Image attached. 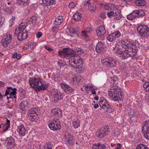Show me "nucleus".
Wrapping results in <instances>:
<instances>
[{
  "label": "nucleus",
  "instance_id": "obj_31",
  "mask_svg": "<svg viewBox=\"0 0 149 149\" xmlns=\"http://www.w3.org/2000/svg\"><path fill=\"white\" fill-rule=\"evenodd\" d=\"M68 137L67 138V142L68 144L69 145H73L74 144V141L72 136H71L70 134H68Z\"/></svg>",
  "mask_w": 149,
  "mask_h": 149
},
{
  "label": "nucleus",
  "instance_id": "obj_4",
  "mask_svg": "<svg viewBox=\"0 0 149 149\" xmlns=\"http://www.w3.org/2000/svg\"><path fill=\"white\" fill-rule=\"evenodd\" d=\"M29 84L37 92L45 90L48 87V85L44 82L41 79L38 77L30 78L29 80Z\"/></svg>",
  "mask_w": 149,
  "mask_h": 149
},
{
  "label": "nucleus",
  "instance_id": "obj_9",
  "mask_svg": "<svg viewBox=\"0 0 149 149\" xmlns=\"http://www.w3.org/2000/svg\"><path fill=\"white\" fill-rule=\"evenodd\" d=\"M142 132L144 137L147 139H149V120H146L143 123Z\"/></svg>",
  "mask_w": 149,
  "mask_h": 149
},
{
  "label": "nucleus",
  "instance_id": "obj_58",
  "mask_svg": "<svg viewBox=\"0 0 149 149\" xmlns=\"http://www.w3.org/2000/svg\"><path fill=\"white\" fill-rule=\"evenodd\" d=\"M56 19H58V20L61 23L63 21V18L62 16H58Z\"/></svg>",
  "mask_w": 149,
  "mask_h": 149
},
{
  "label": "nucleus",
  "instance_id": "obj_10",
  "mask_svg": "<svg viewBox=\"0 0 149 149\" xmlns=\"http://www.w3.org/2000/svg\"><path fill=\"white\" fill-rule=\"evenodd\" d=\"M109 126L107 125L103 127L96 132L97 136L99 138H102L109 132Z\"/></svg>",
  "mask_w": 149,
  "mask_h": 149
},
{
  "label": "nucleus",
  "instance_id": "obj_32",
  "mask_svg": "<svg viewBox=\"0 0 149 149\" xmlns=\"http://www.w3.org/2000/svg\"><path fill=\"white\" fill-rule=\"evenodd\" d=\"M82 77L80 76H75L72 78L73 83L77 82L78 83H80V81L81 80Z\"/></svg>",
  "mask_w": 149,
  "mask_h": 149
},
{
  "label": "nucleus",
  "instance_id": "obj_7",
  "mask_svg": "<svg viewBox=\"0 0 149 149\" xmlns=\"http://www.w3.org/2000/svg\"><path fill=\"white\" fill-rule=\"evenodd\" d=\"M117 46H118V49H121L120 51L119 54H120V56L123 59H125L127 58V57H125L124 56V52H127V49H126L127 47V45L126 42V40L125 41L123 40H120L116 43Z\"/></svg>",
  "mask_w": 149,
  "mask_h": 149
},
{
  "label": "nucleus",
  "instance_id": "obj_25",
  "mask_svg": "<svg viewBox=\"0 0 149 149\" xmlns=\"http://www.w3.org/2000/svg\"><path fill=\"white\" fill-rule=\"evenodd\" d=\"M38 114L27 115L29 119L32 122L36 121L38 119Z\"/></svg>",
  "mask_w": 149,
  "mask_h": 149
},
{
  "label": "nucleus",
  "instance_id": "obj_59",
  "mask_svg": "<svg viewBox=\"0 0 149 149\" xmlns=\"http://www.w3.org/2000/svg\"><path fill=\"white\" fill-rule=\"evenodd\" d=\"M56 19H58V20L61 23L63 21V18L62 16H58Z\"/></svg>",
  "mask_w": 149,
  "mask_h": 149
},
{
  "label": "nucleus",
  "instance_id": "obj_43",
  "mask_svg": "<svg viewBox=\"0 0 149 149\" xmlns=\"http://www.w3.org/2000/svg\"><path fill=\"white\" fill-rule=\"evenodd\" d=\"M136 149H148V148L145 145L140 144L137 146Z\"/></svg>",
  "mask_w": 149,
  "mask_h": 149
},
{
  "label": "nucleus",
  "instance_id": "obj_40",
  "mask_svg": "<svg viewBox=\"0 0 149 149\" xmlns=\"http://www.w3.org/2000/svg\"><path fill=\"white\" fill-rule=\"evenodd\" d=\"M89 10L90 11H94L96 10L95 5L93 3H91L88 7Z\"/></svg>",
  "mask_w": 149,
  "mask_h": 149
},
{
  "label": "nucleus",
  "instance_id": "obj_5",
  "mask_svg": "<svg viewBox=\"0 0 149 149\" xmlns=\"http://www.w3.org/2000/svg\"><path fill=\"white\" fill-rule=\"evenodd\" d=\"M99 104L100 107L105 111L111 113L113 111L112 106L110 105L109 102L104 97L100 98Z\"/></svg>",
  "mask_w": 149,
  "mask_h": 149
},
{
  "label": "nucleus",
  "instance_id": "obj_19",
  "mask_svg": "<svg viewBox=\"0 0 149 149\" xmlns=\"http://www.w3.org/2000/svg\"><path fill=\"white\" fill-rule=\"evenodd\" d=\"M52 96L56 100H60L62 99L61 93L56 89H53L52 92Z\"/></svg>",
  "mask_w": 149,
  "mask_h": 149
},
{
  "label": "nucleus",
  "instance_id": "obj_64",
  "mask_svg": "<svg viewBox=\"0 0 149 149\" xmlns=\"http://www.w3.org/2000/svg\"><path fill=\"white\" fill-rule=\"evenodd\" d=\"M44 47L47 50H48L50 52H51L52 51V49L51 48H50L49 47H48L47 46H45Z\"/></svg>",
  "mask_w": 149,
  "mask_h": 149
},
{
  "label": "nucleus",
  "instance_id": "obj_56",
  "mask_svg": "<svg viewBox=\"0 0 149 149\" xmlns=\"http://www.w3.org/2000/svg\"><path fill=\"white\" fill-rule=\"evenodd\" d=\"M7 95H8L7 96V98L8 100L10 98H13V97H14V98L15 97V95H12V94H7Z\"/></svg>",
  "mask_w": 149,
  "mask_h": 149
},
{
  "label": "nucleus",
  "instance_id": "obj_34",
  "mask_svg": "<svg viewBox=\"0 0 149 149\" xmlns=\"http://www.w3.org/2000/svg\"><path fill=\"white\" fill-rule=\"evenodd\" d=\"M135 4L138 6H144L145 5L146 2L143 0H138L136 1Z\"/></svg>",
  "mask_w": 149,
  "mask_h": 149
},
{
  "label": "nucleus",
  "instance_id": "obj_36",
  "mask_svg": "<svg viewBox=\"0 0 149 149\" xmlns=\"http://www.w3.org/2000/svg\"><path fill=\"white\" fill-rule=\"evenodd\" d=\"M114 18L116 20H119L121 18V16L119 12L117 11L114 14Z\"/></svg>",
  "mask_w": 149,
  "mask_h": 149
},
{
  "label": "nucleus",
  "instance_id": "obj_21",
  "mask_svg": "<svg viewBox=\"0 0 149 149\" xmlns=\"http://www.w3.org/2000/svg\"><path fill=\"white\" fill-rule=\"evenodd\" d=\"M39 107H33L29 111L28 115L38 114L39 113L40 110Z\"/></svg>",
  "mask_w": 149,
  "mask_h": 149
},
{
  "label": "nucleus",
  "instance_id": "obj_50",
  "mask_svg": "<svg viewBox=\"0 0 149 149\" xmlns=\"http://www.w3.org/2000/svg\"><path fill=\"white\" fill-rule=\"evenodd\" d=\"M52 146L50 142H48L45 146L44 149H52Z\"/></svg>",
  "mask_w": 149,
  "mask_h": 149
},
{
  "label": "nucleus",
  "instance_id": "obj_39",
  "mask_svg": "<svg viewBox=\"0 0 149 149\" xmlns=\"http://www.w3.org/2000/svg\"><path fill=\"white\" fill-rule=\"evenodd\" d=\"M26 28V24L24 22H21L19 24V31L26 30L25 29Z\"/></svg>",
  "mask_w": 149,
  "mask_h": 149
},
{
  "label": "nucleus",
  "instance_id": "obj_20",
  "mask_svg": "<svg viewBox=\"0 0 149 149\" xmlns=\"http://www.w3.org/2000/svg\"><path fill=\"white\" fill-rule=\"evenodd\" d=\"M52 113L56 117H58V119L61 118L62 116L61 110L58 108L52 109Z\"/></svg>",
  "mask_w": 149,
  "mask_h": 149
},
{
  "label": "nucleus",
  "instance_id": "obj_55",
  "mask_svg": "<svg viewBox=\"0 0 149 149\" xmlns=\"http://www.w3.org/2000/svg\"><path fill=\"white\" fill-rule=\"evenodd\" d=\"M114 13L113 11H110L109 12H108L107 13V15L108 16V17H110L111 16H114Z\"/></svg>",
  "mask_w": 149,
  "mask_h": 149
},
{
  "label": "nucleus",
  "instance_id": "obj_60",
  "mask_svg": "<svg viewBox=\"0 0 149 149\" xmlns=\"http://www.w3.org/2000/svg\"><path fill=\"white\" fill-rule=\"evenodd\" d=\"M42 33L40 32H39L36 34V37L38 38H40L42 36Z\"/></svg>",
  "mask_w": 149,
  "mask_h": 149
},
{
  "label": "nucleus",
  "instance_id": "obj_49",
  "mask_svg": "<svg viewBox=\"0 0 149 149\" xmlns=\"http://www.w3.org/2000/svg\"><path fill=\"white\" fill-rule=\"evenodd\" d=\"M26 102L24 101L22 102L19 105V107L20 109H22L24 108L26 106Z\"/></svg>",
  "mask_w": 149,
  "mask_h": 149
},
{
  "label": "nucleus",
  "instance_id": "obj_12",
  "mask_svg": "<svg viewBox=\"0 0 149 149\" xmlns=\"http://www.w3.org/2000/svg\"><path fill=\"white\" fill-rule=\"evenodd\" d=\"M11 39V36L9 33H6L3 39L1 40L2 45L4 47H6L10 43Z\"/></svg>",
  "mask_w": 149,
  "mask_h": 149
},
{
  "label": "nucleus",
  "instance_id": "obj_30",
  "mask_svg": "<svg viewBox=\"0 0 149 149\" xmlns=\"http://www.w3.org/2000/svg\"><path fill=\"white\" fill-rule=\"evenodd\" d=\"M81 14L79 12L76 13L73 16V19L76 21H79L81 18Z\"/></svg>",
  "mask_w": 149,
  "mask_h": 149
},
{
  "label": "nucleus",
  "instance_id": "obj_8",
  "mask_svg": "<svg viewBox=\"0 0 149 149\" xmlns=\"http://www.w3.org/2000/svg\"><path fill=\"white\" fill-rule=\"evenodd\" d=\"M101 62L108 67H114L116 64V61L111 57L105 58L101 60Z\"/></svg>",
  "mask_w": 149,
  "mask_h": 149
},
{
  "label": "nucleus",
  "instance_id": "obj_23",
  "mask_svg": "<svg viewBox=\"0 0 149 149\" xmlns=\"http://www.w3.org/2000/svg\"><path fill=\"white\" fill-rule=\"evenodd\" d=\"M28 34L26 30L19 31V36H21L22 39L19 38V40H22L26 39L28 36Z\"/></svg>",
  "mask_w": 149,
  "mask_h": 149
},
{
  "label": "nucleus",
  "instance_id": "obj_63",
  "mask_svg": "<svg viewBox=\"0 0 149 149\" xmlns=\"http://www.w3.org/2000/svg\"><path fill=\"white\" fill-rule=\"evenodd\" d=\"M36 43H33L32 44H31L30 45V48L31 49H33L36 46Z\"/></svg>",
  "mask_w": 149,
  "mask_h": 149
},
{
  "label": "nucleus",
  "instance_id": "obj_47",
  "mask_svg": "<svg viewBox=\"0 0 149 149\" xmlns=\"http://www.w3.org/2000/svg\"><path fill=\"white\" fill-rule=\"evenodd\" d=\"M143 87L146 92H148L149 91V82H145L143 85Z\"/></svg>",
  "mask_w": 149,
  "mask_h": 149
},
{
  "label": "nucleus",
  "instance_id": "obj_17",
  "mask_svg": "<svg viewBox=\"0 0 149 149\" xmlns=\"http://www.w3.org/2000/svg\"><path fill=\"white\" fill-rule=\"evenodd\" d=\"M61 86L64 92L67 93L73 94L74 90L67 85L63 83H61Z\"/></svg>",
  "mask_w": 149,
  "mask_h": 149
},
{
  "label": "nucleus",
  "instance_id": "obj_37",
  "mask_svg": "<svg viewBox=\"0 0 149 149\" xmlns=\"http://www.w3.org/2000/svg\"><path fill=\"white\" fill-rule=\"evenodd\" d=\"M25 91L22 88H20L19 90V95L21 99L24 98L25 97Z\"/></svg>",
  "mask_w": 149,
  "mask_h": 149
},
{
  "label": "nucleus",
  "instance_id": "obj_46",
  "mask_svg": "<svg viewBox=\"0 0 149 149\" xmlns=\"http://www.w3.org/2000/svg\"><path fill=\"white\" fill-rule=\"evenodd\" d=\"M57 63L60 68L61 67L64 66L65 65V62L62 60H59L58 62Z\"/></svg>",
  "mask_w": 149,
  "mask_h": 149
},
{
  "label": "nucleus",
  "instance_id": "obj_13",
  "mask_svg": "<svg viewBox=\"0 0 149 149\" xmlns=\"http://www.w3.org/2000/svg\"><path fill=\"white\" fill-rule=\"evenodd\" d=\"M1 140L3 142V144L5 146H14L15 144V140L12 137L8 138L6 140H5L3 137H2L1 139Z\"/></svg>",
  "mask_w": 149,
  "mask_h": 149
},
{
  "label": "nucleus",
  "instance_id": "obj_52",
  "mask_svg": "<svg viewBox=\"0 0 149 149\" xmlns=\"http://www.w3.org/2000/svg\"><path fill=\"white\" fill-rule=\"evenodd\" d=\"M58 54L59 55L61 56V57L63 58H65V55L64 54V52L63 50L62 51H60L58 52Z\"/></svg>",
  "mask_w": 149,
  "mask_h": 149
},
{
  "label": "nucleus",
  "instance_id": "obj_16",
  "mask_svg": "<svg viewBox=\"0 0 149 149\" xmlns=\"http://www.w3.org/2000/svg\"><path fill=\"white\" fill-rule=\"evenodd\" d=\"M120 35L119 31H116L109 34L107 37V40L110 42L115 40L119 38Z\"/></svg>",
  "mask_w": 149,
  "mask_h": 149
},
{
  "label": "nucleus",
  "instance_id": "obj_54",
  "mask_svg": "<svg viewBox=\"0 0 149 149\" xmlns=\"http://www.w3.org/2000/svg\"><path fill=\"white\" fill-rule=\"evenodd\" d=\"M18 28H16L15 30V34L17 36V39L19 40V29Z\"/></svg>",
  "mask_w": 149,
  "mask_h": 149
},
{
  "label": "nucleus",
  "instance_id": "obj_41",
  "mask_svg": "<svg viewBox=\"0 0 149 149\" xmlns=\"http://www.w3.org/2000/svg\"><path fill=\"white\" fill-rule=\"evenodd\" d=\"M12 8L10 7H8L5 9L4 12L7 14H10L12 13Z\"/></svg>",
  "mask_w": 149,
  "mask_h": 149
},
{
  "label": "nucleus",
  "instance_id": "obj_38",
  "mask_svg": "<svg viewBox=\"0 0 149 149\" xmlns=\"http://www.w3.org/2000/svg\"><path fill=\"white\" fill-rule=\"evenodd\" d=\"M114 5L112 4H108L104 6L105 9L107 10H111L113 9Z\"/></svg>",
  "mask_w": 149,
  "mask_h": 149
},
{
  "label": "nucleus",
  "instance_id": "obj_14",
  "mask_svg": "<svg viewBox=\"0 0 149 149\" xmlns=\"http://www.w3.org/2000/svg\"><path fill=\"white\" fill-rule=\"evenodd\" d=\"M106 48L104 43L100 41L97 45L95 49L98 53L102 54L105 51Z\"/></svg>",
  "mask_w": 149,
  "mask_h": 149
},
{
  "label": "nucleus",
  "instance_id": "obj_42",
  "mask_svg": "<svg viewBox=\"0 0 149 149\" xmlns=\"http://www.w3.org/2000/svg\"><path fill=\"white\" fill-rule=\"evenodd\" d=\"M74 52V53H75L76 55H78L76 53H78L79 54H81L83 53L84 52V51L81 48H77L76 49H75L74 51H72V52Z\"/></svg>",
  "mask_w": 149,
  "mask_h": 149
},
{
  "label": "nucleus",
  "instance_id": "obj_6",
  "mask_svg": "<svg viewBox=\"0 0 149 149\" xmlns=\"http://www.w3.org/2000/svg\"><path fill=\"white\" fill-rule=\"evenodd\" d=\"M137 30L139 36L142 38H148L149 37V27L145 25H139Z\"/></svg>",
  "mask_w": 149,
  "mask_h": 149
},
{
  "label": "nucleus",
  "instance_id": "obj_1",
  "mask_svg": "<svg viewBox=\"0 0 149 149\" xmlns=\"http://www.w3.org/2000/svg\"><path fill=\"white\" fill-rule=\"evenodd\" d=\"M65 57H70L69 60V65L75 69L81 68L83 62L81 57L78 55H76L74 52L69 49L65 48L63 49Z\"/></svg>",
  "mask_w": 149,
  "mask_h": 149
},
{
  "label": "nucleus",
  "instance_id": "obj_3",
  "mask_svg": "<svg viewBox=\"0 0 149 149\" xmlns=\"http://www.w3.org/2000/svg\"><path fill=\"white\" fill-rule=\"evenodd\" d=\"M126 42L127 44L126 49L127 52H124V56L127 58L131 57L132 59H136V53L138 47V43L136 41H133L131 39L127 38L126 39Z\"/></svg>",
  "mask_w": 149,
  "mask_h": 149
},
{
  "label": "nucleus",
  "instance_id": "obj_24",
  "mask_svg": "<svg viewBox=\"0 0 149 149\" xmlns=\"http://www.w3.org/2000/svg\"><path fill=\"white\" fill-rule=\"evenodd\" d=\"M8 90H6L5 95H7V94H12V95H15L16 93V89L14 88L13 89L11 87H8Z\"/></svg>",
  "mask_w": 149,
  "mask_h": 149
},
{
  "label": "nucleus",
  "instance_id": "obj_35",
  "mask_svg": "<svg viewBox=\"0 0 149 149\" xmlns=\"http://www.w3.org/2000/svg\"><path fill=\"white\" fill-rule=\"evenodd\" d=\"M135 11L137 15V17H142L145 15V13L142 10H136Z\"/></svg>",
  "mask_w": 149,
  "mask_h": 149
},
{
  "label": "nucleus",
  "instance_id": "obj_2",
  "mask_svg": "<svg viewBox=\"0 0 149 149\" xmlns=\"http://www.w3.org/2000/svg\"><path fill=\"white\" fill-rule=\"evenodd\" d=\"M109 80L111 84L113 83V86L108 91L109 95L114 101H118L120 100V96H121L120 89L117 86L118 79L117 77H112L109 78Z\"/></svg>",
  "mask_w": 149,
  "mask_h": 149
},
{
  "label": "nucleus",
  "instance_id": "obj_18",
  "mask_svg": "<svg viewBox=\"0 0 149 149\" xmlns=\"http://www.w3.org/2000/svg\"><path fill=\"white\" fill-rule=\"evenodd\" d=\"M96 33L98 36L102 37L104 36L106 33V31L104 27L101 26L98 27L96 29Z\"/></svg>",
  "mask_w": 149,
  "mask_h": 149
},
{
  "label": "nucleus",
  "instance_id": "obj_29",
  "mask_svg": "<svg viewBox=\"0 0 149 149\" xmlns=\"http://www.w3.org/2000/svg\"><path fill=\"white\" fill-rule=\"evenodd\" d=\"M72 121V124L74 128H77L80 126V122L79 120H76L73 119Z\"/></svg>",
  "mask_w": 149,
  "mask_h": 149
},
{
  "label": "nucleus",
  "instance_id": "obj_57",
  "mask_svg": "<svg viewBox=\"0 0 149 149\" xmlns=\"http://www.w3.org/2000/svg\"><path fill=\"white\" fill-rule=\"evenodd\" d=\"M74 7V3L73 2H70L68 5V7L70 8H73Z\"/></svg>",
  "mask_w": 149,
  "mask_h": 149
},
{
  "label": "nucleus",
  "instance_id": "obj_22",
  "mask_svg": "<svg viewBox=\"0 0 149 149\" xmlns=\"http://www.w3.org/2000/svg\"><path fill=\"white\" fill-rule=\"evenodd\" d=\"M106 148L105 145L100 143L93 144L92 146V149H106Z\"/></svg>",
  "mask_w": 149,
  "mask_h": 149
},
{
  "label": "nucleus",
  "instance_id": "obj_45",
  "mask_svg": "<svg viewBox=\"0 0 149 149\" xmlns=\"http://www.w3.org/2000/svg\"><path fill=\"white\" fill-rule=\"evenodd\" d=\"M6 123L5 125L4 128L5 129L3 130V131H6L9 128L10 126V121L9 120L7 119L6 120Z\"/></svg>",
  "mask_w": 149,
  "mask_h": 149
},
{
  "label": "nucleus",
  "instance_id": "obj_44",
  "mask_svg": "<svg viewBox=\"0 0 149 149\" xmlns=\"http://www.w3.org/2000/svg\"><path fill=\"white\" fill-rule=\"evenodd\" d=\"M28 0H19V5L25 6L28 4Z\"/></svg>",
  "mask_w": 149,
  "mask_h": 149
},
{
  "label": "nucleus",
  "instance_id": "obj_28",
  "mask_svg": "<svg viewBox=\"0 0 149 149\" xmlns=\"http://www.w3.org/2000/svg\"><path fill=\"white\" fill-rule=\"evenodd\" d=\"M42 3L46 6L52 5L54 2V0H42Z\"/></svg>",
  "mask_w": 149,
  "mask_h": 149
},
{
  "label": "nucleus",
  "instance_id": "obj_15",
  "mask_svg": "<svg viewBox=\"0 0 149 149\" xmlns=\"http://www.w3.org/2000/svg\"><path fill=\"white\" fill-rule=\"evenodd\" d=\"M120 35L119 31H116L109 34L107 37V40L110 42L115 40L119 38Z\"/></svg>",
  "mask_w": 149,
  "mask_h": 149
},
{
  "label": "nucleus",
  "instance_id": "obj_33",
  "mask_svg": "<svg viewBox=\"0 0 149 149\" xmlns=\"http://www.w3.org/2000/svg\"><path fill=\"white\" fill-rule=\"evenodd\" d=\"M69 32L70 33L72 34H78L79 29L77 28H70L69 29Z\"/></svg>",
  "mask_w": 149,
  "mask_h": 149
},
{
  "label": "nucleus",
  "instance_id": "obj_26",
  "mask_svg": "<svg viewBox=\"0 0 149 149\" xmlns=\"http://www.w3.org/2000/svg\"><path fill=\"white\" fill-rule=\"evenodd\" d=\"M136 17H137V15L135 11L127 16V18L129 20H132Z\"/></svg>",
  "mask_w": 149,
  "mask_h": 149
},
{
  "label": "nucleus",
  "instance_id": "obj_51",
  "mask_svg": "<svg viewBox=\"0 0 149 149\" xmlns=\"http://www.w3.org/2000/svg\"><path fill=\"white\" fill-rule=\"evenodd\" d=\"M88 33L86 31H84L82 32L81 36L84 38H86L88 36Z\"/></svg>",
  "mask_w": 149,
  "mask_h": 149
},
{
  "label": "nucleus",
  "instance_id": "obj_11",
  "mask_svg": "<svg viewBox=\"0 0 149 149\" xmlns=\"http://www.w3.org/2000/svg\"><path fill=\"white\" fill-rule=\"evenodd\" d=\"M48 126L51 130L54 131L59 130L61 128V126L60 123L55 120L50 122Z\"/></svg>",
  "mask_w": 149,
  "mask_h": 149
},
{
  "label": "nucleus",
  "instance_id": "obj_48",
  "mask_svg": "<svg viewBox=\"0 0 149 149\" xmlns=\"http://www.w3.org/2000/svg\"><path fill=\"white\" fill-rule=\"evenodd\" d=\"M15 17L12 16V17L10 19L9 21V26H12L13 25L15 22H14V20L15 19Z\"/></svg>",
  "mask_w": 149,
  "mask_h": 149
},
{
  "label": "nucleus",
  "instance_id": "obj_53",
  "mask_svg": "<svg viewBox=\"0 0 149 149\" xmlns=\"http://www.w3.org/2000/svg\"><path fill=\"white\" fill-rule=\"evenodd\" d=\"M52 31L55 33H56L58 32V28L56 27H53L52 28Z\"/></svg>",
  "mask_w": 149,
  "mask_h": 149
},
{
  "label": "nucleus",
  "instance_id": "obj_62",
  "mask_svg": "<svg viewBox=\"0 0 149 149\" xmlns=\"http://www.w3.org/2000/svg\"><path fill=\"white\" fill-rule=\"evenodd\" d=\"M85 31L88 34H89L92 31V30L91 28H87L86 30Z\"/></svg>",
  "mask_w": 149,
  "mask_h": 149
},
{
  "label": "nucleus",
  "instance_id": "obj_61",
  "mask_svg": "<svg viewBox=\"0 0 149 149\" xmlns=\"http://www.w3.org/2000/svg\"><path fill=\"white\" fill-rule=\"evenodd\" d=\"M54 23L56 25H58L61 23V22L57 19H55L54 21Z\"/></svg>",
  "mask_w": 149,
  "mask_h": 149
},
{
  "label": "nucleus",
  "instance_id": "obj_27",
  "mask_svg": "<svg viewBox=\"0 0 149 149\" xmlns=\"http://www.w3.org/2000/svg\"><path fill=\"white\" fill-rule=\"evenodd\" d=\"M26 130L24 125H21L19 126V134L22 136L25 134Z\"/></svg>",
  "mask_w": 149,
  "mask_h": 149
}]
</instances>
